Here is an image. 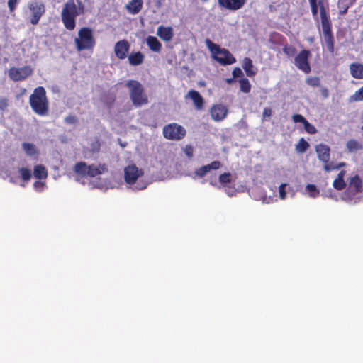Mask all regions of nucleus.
<instances>
[{
    "label": "nucleus",
    "mask_w": 363,
    "mask_h": 363,
    "mask_svg": "<svg viewBox=\"0 0 363 363\" xmlns=\"http://www.w3.org/2000/svg\"><path fill=\"white\" fill-rule=\"evenodd\" d=\"M345 166H346V164L345 162H340V163H339L337 164H335L333 163V167H334L333 170L339 169L341 167H345Z\"/></svg>",
    "instance_id": "nucleus-50"
},
{
    "label": "nucleus",
    "mask_w": 363,
    "mask_h": 363,
    "mask_svg": "<svg viewBox=\"0 0 363 363\" xmlns=\"http://www.w3.org/2000/svg\"><path fill=\"white\" fill-rule=\"evenodd\" d=\"M29 102L33 111L39 116H45L48 111V101L45 89L42 86L35 88L30 96Z\"/></svg>",
    "instance_id": "nucleus-2"
},
{
    "label": "nucleus",
    "mask_w": 363,
    "mask_h": 363,
    "mask_svg": "<svg viewBox=\"0 0 363 363\" xmlns=\"http://www.w3.org/2000/svg\"><path fill=\"white\" fill-rule=\"evenodd\" d=\"M33 69L30 65H26L22 67H13L9 69L8 74L9 78L14 81H23L31 76Z\"/></svg>",
    "instance_id": "nucleus-8"
},
{
    "label": "nucleus",
    "mask_w": 363,
    "mask_h": 363,
    "mask_svg": "<svg viewBox=\"0 0 363 363\" xmlns=\"http://www.w3.org/2000/svg\"><path fill=\"white\" fill-rule=\"evenodd\" d=\"M84 13V6L80 0L67 1L61 12L62 21L65 27L69 30H74L76 26V17Z\"/></svg>",
    "instance_id": "nucleus-1"
},
{
    "label": "nucleus",
    "mask_w": 363,
    "mask_h": 363,
    "mask_svg": "<svg viewBox=\"0 0 363 363\" xmlns=\"http://www.w3.org/2000/svg\"><path fill=\"white\" fill-rule=\"evenodd\" d=\"M230 174L224 173L221 174L219 177V181L221 183H228L230 182Z\"/></svg>",
    "instance_id": "nucleus-41"
},
{
    "label": "nucleus",
    "mask_w": 363,
    "mask_h": 363,
    "mask_svg": "<svg viewBox=\"0 0 363 363\" xmlns=\"http://www.w3.org/2000/svg\"><path fill=\"white\" fill-rule=\"evenodd\" d=\"M228 109L223 105L213 106L210 111L211 118L215 121H220L223 120L227 115Z\"/></svg>",
    "instance_id": "nucleus-14"
},
{
    "label": "nucleus",
    "mask_w": 363,
    "mask_h": 363,
    "mask_svg": "<svg viewBox=\"0 0 363 363\" xmlns=\"http://www.w3.org/2000/svg\"><path fill=\"white\" fill-rule=\"evenodd\" d=\"M31 172L29 169L26 167H19L9 172L7 176L9 182L13 184H18L19 177L23 182H28L31 178Z\"/></svg>",
    "instance_id": "nucleus-11"
},
{
    "label": "nucleus",
    "mask_w": 363,
    "mask_h": 363,
    "mask_svg": "<svg viewBox=\"0 0 363 363\" xmlns=\"http://www.w3.org/2000/svg\"><path fill=\"white\" fill-rule=\"evenodd\" d=\"M292 119L294 123H302L303 124L306 121V118L300 114L293 115Z\"/></svg>",
    "instance_id": "nucleus-40"
},
{
    "label": "nucleus",
    "mask_w": 363,
    "mask_h": 363,
    "mask_svg": "<svg viewBox=\"0 0 363 363\" xmlns=\"http://www.w3.org/2000/svg\"><path fill=\"white\" fill-rule=\"evenodd\" d=\"M184 152L189 158H191L193 156L194 149L191 145H186L184 147Z\"/></svg>",
    "instance_id": "nucleus-42"
},
{
    "label": "nucleus",
    "mask_w": 363,
    "mask_h": 363,
    "mask_svg": "<svg viewBox=\"0 0 363 363\" xmlns=\"http://www.w3.org/2000/svg\"><path fill=\"white\" fill-rule=\"evenodd\" d=\"M303 125H304V128H305L306 131L308 132V133L314 134L317 132L315 126L313 125L312 124L309 123L307 121L305 122V123Z\"/></svg>",
    "instance_id": "nucleus-38"
},
{
    "label": "nucleus",
    "mask_w": 363,
    "mask_h": 363,
    "mask_svg": "<svg viewBox=\"0 0 363 363\" xmlns=\"http://www.w3.org/2000/svg\"><path fill=\"white\" fill-rule=\"evenodd\" d=\"M283 52L288 57H293L295 55L296 50L292 46H285L283 49Z\"/></svg>",
    "instance_id": "nucleus-36"
},
{
    "label": "nucleus",
    "mask_w": 363,
    "mask_h": 363,
    "mask_svg": "<svg viewBox=\"0 0 363 363\" xmlns=\"http://www.w3.org/2000/svg\"><path fill=\"white\" fill-rule=\"evenodd\" d=\"M129 44L125 40H121L117 42L114 47V52L116 57L119 59L125 58L129 50Z\"/></svg>",
    "instance_id": "nucleus-16"
},
{
    "label": "nucleus",
    "mask_w": 363,
    "mask_h": 363,
    "mask_svg": "<svg viewBox=\"0 0 363 363\" xmlns=\"http://www.w3.org/2000/svg\"><path fill=\"white\" fill-rule=\"evenodd\" d=\"M144 172L138 168L135 164H130L124 168V179L126 184L129 185L135 184L134 190H143L147 187V182L143 181L140 178Z\"/></svg>",
    "instance_id": "nucleus-3"
},
{
    "label": "nucleus",
    "mask_w": 363,
    "mask_h": 363,
    "mask_svg": "<svg viewBox=\"0 0 363 363\" xmlns=\"http://www.w3.org/2000/svg\"><path fill=\"white\" fill-rule=\"evenodd\" d=\"M8 106L7 100L4 98L0 99V109L4 110Z\"/></svg>",
    "instance_id": "nucleus-48"
},
{
    "label": "nucleus",
    "mask_w": 363,
    "mask_h": 363,
    "mask_svg": "<svg viewBox=\"0 0 363 363\" xmlns=\"http://www.w3.org/2000/svg\"><path fill=\"white\" fill-rule=\"evenodd\" d=\"M186 97L191 99L196 109L201 110L203 106V99L200 94L194 90H191L188 92Z\"/></svg>",
    "instance_id": "nucleus-19"
},
{
    "label": "nucleus",
    "mask_w": 363,
    "mask_h": 363,
    "mask_svg": "<svg viewBox=\"0 0 363 363\" xmlns=\"http://www.w3.org/2000/svg\"><path fill=\"white\" fill-rule=\"evenodd\" d=\"M286 186V184H281L279 188V198L282 200H284L286 196V192L285 191Z\"/></svg>",
    "instance_id": "nucleus-39"
},
{
    "label": "nucleus",
    "mask_w": 363,
    "mask_h": 363,
    "mask_svg": "<svg viewBox=\"0 0 363 363\" xmlns=\"http://www.w3.org/2000/svg\"><path fill=\"white\" fill-rule=\"evenodd\" d=\"M333 168L334 167H333V162H331V163H328V162L324 163L323 169H324V170L325 172H330V171L333 170Z\"/></svg>",
    "instance_id": "nucleus-49"
},
{
    "label": "nucleus",
    "mask_w": 363,
    "mask_h": 363,
    "mask_svg": "<svg viewBox=\"0 0 363 363\" xmlns=\"http://www.w3.org/2000/svg\"><path fill=\"white\" fill-rule=\"evenodd\" d=\"M345 173H346V172L345 170L340 171L339 172V174H337V177L333 181V186L335 189L342 190L345 187L346 183L344 180V177L345 175Z\"/></svg>",
    "instance_id": "nucleus-25"
},
{
    "label": "nucleus",
    "mask_w": 363,
    "mask_h": 363,
    "mask_svg": "<svg viewBox=\"0 0 363 363\" xmlns=\"http://www.w3.org/2000/svg\"><path fill=\"white\" fill-rule=\"evenodd\" d=\"M309 147V144L303 138H301L297 145H296V150L297 152L303 153Z\"/></svg>",
    "instance_id": "nucleus-32"
},
{
    "label": "nucleus",
    "mask_w": 363,
    "mask_h": 363,
    "mask_svg": "<svg viewBox=\"0 0 363 363\" xmlns=\"http://www.w3.org/2000/svg\"><path fill=\"white\" fill-rule=\"evenodd\" d=\"M309 2L311 6L317 5V0H309Z\"/></svg>",
    "instance_id": "nucleus-53"
},
{
    "label": "nucleus",
    "mask_w": 363,
    "mask_h": 363,
    "mask_svg": "<svg viewBox=\"0 0 363 363\" xmlns=\"http://www.w3.org/2000/svg\"><path fill=\"white\" fill-rule=\"evenodd\" d=\"M305 193L311 198H316L320 194L319 189L314 184H307L305 188Z\"/></svg>",
    "instance_id": "nucleus-28"
},
{
    "label": "nucleus",
    "mask_w": 363,
    "mask_h": 363,
    "mask_svg": "<svg viewBox=\"0 0 363 363\" xmlns=\"http://www.w3.org/2000/svg\"><path fill=\"white\" fill-rule=\"evenodd\" d=\"M18 0H9L8 6L9 8L10 11H13L17 4Z\"/></svg>",
    "instance_id": "nucleus-46"
},
{
    "label": "nucleus",
    "mask_w": 363,
    "mask_h": 363,
    "mask_svg": "<svg viewBox=\"0 0 363 363\" xmlns=\"http://www.w3.org/2000/svg\"><path fill=\"white\" fill-rule=\"evenodd\" d=\"M350 70L353 77L363 79V65L358 63H352L350 66Z\"/></svg>",
    "instance_id": "nucleus-26"
},
{
    "label": "nucleus",
    "mask_w": 363,
    "mask_h": 363,
    "mask_svg": "<svg viewBox=\"0 0 363 363\" xmlns=\"http://www.w3.org/2000/svg\"><path fill=\"white\" fill-rule=\"evenodd\" d=\"M74 43L78 51L92 49L95 45L93 30L86 27L81 28L74 39Z\"/></svg>",
    "instance_id": "nucleus-7"
},
{
    "label": "nucleus",
    "mask_w": 363,
    "mask_h": 363,
    "mask_svg": "<svg viewBox=\"0 0 363 363\" xmlns=\"http://www.w3.org/2000/svg\"><path fill=\"white\" fill-rule=\"evenodd\" d=\"M318 5L320 6V9H321V6H322L324 7V6H323V1H320L318 2Z\"/></svg>",
    "instance_id": "nucleus-55"
},
{
    "label": "nucleus",
    "mask_w": 363,
    "mask_h": 363,
    "mask_svg": "<svg viewBox=\"0 0 363 363\" xmlns=\"http://www.w3.org/2000/svg\"><path fill=\"white\" fill-rule=\"evenodd\" d=\"M233 80H234V78L227 79L226 82H227V83L230 84V83H232L233 82Z\"/></svg>",
    "instance_id": "nucleus-54"
},
{
    "label": "nucleus",
    "mask_w": 363,
    "mask_h": 363,
    "mask_svg": "<svg viewBox=\"0 0 363 363\" xmlns=\"http://www.w3.org/2000/svg\"><path fill=\"white\" fill-rule=\"evenodd\" d=\"M156 35L163 41L169 42L174 37V30L171 26H158Z\"/></svg>",
    "instance_id": "nucleus-15"
},
{
    "label": "nucleus",
    "mask_w": 363,
    "mask_h": 363,
    "mask_svg": "<svg viewBox=\"0 0 363 363\" xmlns=\"http://www.w3.org/2000/svg\"><path fill=\"white\" fill-rule=\"evenodd\" d=\"M361 129L363 130V125L361 127Z\"/></svg>",
    "instance_id": "nucleus-57"
},
{
    "label": "nucleus",
    "mask_w": 363,
    "mask_h": 363,
    "mask_svg": "<svg viewBox=\"0 0 363 363\" xmlns=\"http://www.w3.org/2000/svg\"><path fill=\"white\" fill-rule=\"evenodd\" d=\"M240 89L245 93H248L250 91V84L247 79H242L240 81Z\"/></svg>",
    "instance_id": "nucleus-34"
},
{
    "label": "nucleus",
    "mask_w": 363,
    "mask_h": 363,
    "mask_svg": "<svg viewBox=\"0 0 363 363\" xmlns=\"http://www.w3.org/2000/svg\"><path fill=\"white\" fill-rule=\"evenodd\" d=\"M309 41L312 42V41H313V39H312V38H310V39H309Z\"/></svg>",
    "instance_id": "nucleus-56"
},
{
    "label": "nucleus",
    "mask_w": 363,
    "mask_h": 363,
    "mask_svg": "<svg viewBox=\"0 0 363 363\" xmlns=\"http://www.w3.org/2000/svg\"><path fill=\"white\" fill-rule=\"evenodd\" d=\"M315 152L318 158L323 163H327L330 160V147L323 144H319L315 147Z\"/></svg>",
    "instance_id": "nucleus-18"
},
{
    "label": "nucleus",
    "mask_w": 363,
    "mask_h": 363,
    "mask_svg": "<svg viewBox=\"0 0 363 363\" xmlns=\"http://www.w3.org/2000/svg\"><path fill=\"white\" fill-rule=\"evenodd\" d=\"M349 189L354 193L362 191V180L357 175H355L350 178L349 182Z\"/></svg>",
    "instance_id": "nucleus-23"
},
{
    "label": "nucleus",
    "mask_w": 363,
    "mask_h": 363,
    "mask_svg": "<svg viewBox=\"0 0 363 363\" xmlns=\"http://www.w3.org/2000/svg\"><path fill=\"white\" fill-rule=\"evenodd\" d=\"M242 68L245 69L246 74L250 77L255 76L257 72V69L254 67L252 61L248 57L244 58Z\"/></svg>",
    "instance_id": "nucleus-24"
},
{
    "label": "nucleus",
    "mask_w": 363,
    "mask_h": 363,
    "mask_svg": "<svg viewBox=\"0 0 363 363\" xmlns=\"http://www.w3.org/2000/svg\"><path fill=\"white\" fill-rule=\"evenodd\" d=\"M220 167V162L218 161H214L212 163L202 166L200 168L196 169L194 172V175L192 176L193 179H196V177H204L208 172H209L212 169H218Z\"/></svg>",
    "instance_id": "nucleus-13"
},
{
    "label": "nucleus",
    "mask_w": 363,
    "mask_h": 363,
    "mask_svg": "<svg viewBox=\"0 0 363 363\" xmlns=\"http://www.w3.org/2000/svg\"><path fill=\"white\" fill-rule=\"evenodd\" d=\"M184 128L177 123H171L164 127L163 135L169 140H180L185 135Z\"/></svg>",
    "instance_id": "nucleus-9"
},
{
    "label": "nucleus",
    "mask_w": 363,
    "mask_h": 363,
    "mask_svg": "<svg viewBox=\"0 0 363 363\" xmlns=\"http://www.w3.org/2000/svg\"><path fill=\"white\" fill-rule=\"evenodd\" d=\"M242 75V72L240 68L236 67L233 69V78L239 77H241Z\"/></svg>",
    "instance_id": "nucleus-47"
},
{
    "label": "nucleus",
    "mask_w": 363,
    "mask_h": 363,
    "mask_svg": "<svg viewBox=\"0 0 363 363\" xmlns=\"http://www.w3.org/2000/svg\"><path fill=\"white\" fill-rule=\"evenodd\" d=\"M106 171L104 165H87L84 162H77L74 167V172L76 174V180L79 182L80 178L86 177H94Z\"/></svg>",
    "instance_id": "nucleus-6"
},
{
    "label": "nucleus",
    "mask_w": 363,
    "mask_h": 363,
    "mask_svg": "<svg viewBox=\"0 0 363 363\" xmlns=\"http://www.w3.org/2000/svg\"><path fill=\"white\" fill-rule=\"evenodd\" d=\"M325 40L326 42V46L330 52H333V36L331 34L324 35Z\"/></svg>",
    "instance_id": "nucleus-35"
},
{
    "label": "nucleus",
    "mask_w": 363,
    "mask_h": 363,
    "mask_svg": "<svg viewBox=\"0 0 363 363\" xmlns=\"http://www.w3.org/2000/svg\"><path fill=\"white\" fill-rule=\"evenodd\" d=\"M320 92H321L322 96H323L325 99H326V98H328V94H328V90L327 89H325V88L322 89L320 90Z\"/></svg>",
    "instance_id": "nucleus-51"
},
{
    "label": "nucleus",
    "mask_w": 363,
    "mask_h": 363,
    "mask_svg": "<svg viewBox=\"0 0 363 363\" xmlns=\"http://www.w3.org/2000/svg\"><path fill=\"white\" fill-rule=\"evenodd\" d=\"M311 11L313 16H317L318 13V5L311 6Z\"/></svg>",
    "instance_id": "nucleus-52"
},
{
    "label": "nucleus",
    "mask_w": 363,
    "mask_h": 363,
    "mask_svg": "<svg viewBox=\"0 0 363 363\" xmlns=\"http://www.w3.org/2000/svg\"><path fill=\"white\" fill-rule=\"evenodd\" d=\"M45 184L41 182H35L33 184V187L37 191H42L44 189Z\"/></svg>",
    "instance_id": "nucleus-43"
},
{
    "label": "nucleus",
    "mask_w": 363,
    "mask_h": 363,
    "mask_svg": "<svg viewBox=\"0 0 363 363\" xmlns=\"http://www.w3.org/2000/svg\"><path fill=\"white\" fill-rule=\"evenodd\" d=\"M22 148L25 153L28 156H33L37 153L36 147L32 143H23L22 144Z\"/></svg>",
    "instance_id": "nucleus-30"
},
{
    "label": "nucleus",
    "mask_w": 363,
    "mask_h": 363,
    "mask_svg": "<svg viewBox=\"0 0 363 363\" xmlns=\"http://www.w3.org/2000/svg\"><path fill=\"white\" fill-rule=\"evenodd\" d=\"M310 55L309 50H303L294 58L296 67L306 74H308L311 70L308 62Z\"/></svg>",
    "instance_id": "nucleus-10"
},
{
    "label": "nucleus",
    "mask_w": 363,
    "mask_h": 363,
    "mask_svg": "<svg viewBox=\"0 0 363 363\" xmlns=\"http://www.w3.org/2000/svg\"><path fill=\"white\" fill-rule=\"evenodd\" d=\"M306 83L311 86H318L320 85V80L318 77H308Z\"/></svg>",
    "instance_id": "nucleus-37"
},
{
    "label": "nucleus",
    "mask_w": 363,
    "mask_h": 363,
    "mask_svg": "<svg viewBox=\"0 0 363 363\" xmlns=\"http://www.w3.org/2000/svg\"><path fill=\"white\" fill-rule=\"evenodd\" d=\"M34 177L39 179H45L47 177V172L43 165H36L33 172Z\"/></svg>",
    "instance_id": "nucleus-29"
},
{
    "label": "nucleus",
    "mask_w": 363,
    "mask_h": 363,
    "mask_svg": "<svg viewBox=\"0 0 363 363\" xmlns=\"http://www.w3.org/2000/svg\"><path fill=\"white\" fill-rule=\"evenodd\" d=\"M350 103L363 101V86L357 90L348 99Z\"/></svg>",
    "instance_id": "nucleus-31"
},
{
    "label": "nucleus",
    "mask_w": 363,
    "mask_h": 363,
    "mask_svg": "<svg viewBox=\"0 0 363 363\" xmlns=\"http://www.w3.org/2000/svg\"><path fill=\"white\" fill-rule=\"evenodd\" d=\"M143 7V0H131L130 2L125 5V8L128 13L135 15L138 13Z\"/></svg>",
    "instance_id": "nucleus-21"
},
{
    "label": "nucleus",
    "mask_w": 363,
    "mask_h": 363,
    "mask_svg": "<svg viewBox=\"0 0 363 363\" xmlns=\"http://www.w3.org/2000/svg\"><path fill=\"white\" fill-rule=\"evenodd\" d=\"M65 121L69 124H74L77 122V118L74 116H68L65 118Z\"/></svg>",
    "instance_id": "nucleus-44"
},
{
    "label": "nucleus",
    "mask_w": 363,
    "mask_h": 363,
    "mask_svg": "<svg viewBox=\"0 0 363 363\" xmlns=\"http://www.w3.org/2000/svg\"><path fill=\"white\" fill-rule=\"evenodd\" d=\"M205 44L211 52L213 58L222 65H232L236 62L235 58L226 49L220 48L211 40L206 39Z\"/></svg>",
    "instance_id": "nucleus-4"
},
{
    "label": "nucleus",
    "mask_w": 363,
    "mask_h": 363,
    "mask_svg": "<svg viewBox=\"0 0 363 363\" xmlns=\"http://www.w3.org/2000/svg\"><path fill=\"white\" fill-rule=\"evenodd\" d=\"M149 48L155 52H160L162 50V44L155 36H148L146 39Z\"/></svg>",
    "instance_id": "nucleus-22"
},
{
    "label": "nucleus",
    "mask_w": 363,
    "mask_h": 363,
    "mask_svg": "<svg viewBox=\"0 0 363 363\" xmlns=\"http://www.w3.org/2000/svg\"><path fill=\"white\" fill-rule=\"evenodd\" d=\"M28 6L32 15L30 23L36 25L45 11V5L39 1H33L28 4Z\"/></svg>",
    "instance_id": "nucleus-12"
},
{
    "label": "nucleus",
    "mask_w": 363,
    "mask_h": 363,
    "mask_svg": "<svg viewBox=\"0 0 363 363\" xmlns=\"http://www.w3.org/2000/svg\"><path fill=\"white\" fill-rule=\"evenodd\" d=\"M144 55L140 52L131 53L128 56V61L131 65H139L143 63Z\"/></svg>",
    "instance_id": "nucleus-27"
},
{
    "label": "nucleus",
    "mask_w": 363,
    "mask_h": 363,
    "mask_svg": "<svg viewBox=\"0 0 363 363\" xmlns=\"http://www.w3.org/2000/svg\"><path fill=\"white\" fill-rule=\"evenodd\" d=\"M130 91V97L136 107L142 106L148 102L147 97L144 93L142 84L135 80H128L125 83Z\"/></svg>",
    "instance_id": "nucleus-5"
},
{
    "label": "nucleus",
    "mask_w": 363,
    "mask_h": 363,
    "mask_svg": "<svg viewBox=\"0 0 363 363\" xmlns=\"http://www.w3.org/2000/svg\"><path fill=\"white\" fill-rule=\"evenodd\" d=\"M320 18L323 35L331 34L330 20L327 16L325 8L323 6L320 9Z\"/></svg>",
    "instance_id": "nucleus-20"
},
{
    "label": "nucleus",
    "mask_w": 363,
    "mask_h": 363,
    "mask_svg": "<svg viewBox=\"0 0 363 363\" xmlns=\"http://www.w3.org/2000/svg\"><path fill=\"white\" fill-rule=\"evenodd\" d=\"M272 111L270 108L266 107L263 110L262 117L264 119L267 117H270L272 116Z\"/></svg>",
    "instance_id": "nucleus-45"
},
{
    "label": "nucleus",
    "mask_w": 363,
    "mask_h": 363,
    "mask_svg": "<svg viewBox=\"0 0 363 363\" xmlns=\"http://www.w3.org/2000/svg\"><path fill=\"white\" fill-rule=\"evenodd\" d=\"M220 6L229 10H238L242 8L246 0H218Z\"/></svg>",
    "instance_id": "nucleus-17"
},
{
    "label": "nucleus",
    "mask_w": 363,
    "mask_h": 363,
    "mask_svg": "<svg viewBox=\"0 0 363 363\" xmlns=\"http://www.w3.org/2000/svg\"><path fill=\"white\" fill-rule=\"evenodd\" d=\"M347 147L350 152H355L362 148L361 144L355 140H350L347 143Z\"/></svg>",
    "instance_id": "nucleus-33"
}]
</instances>
